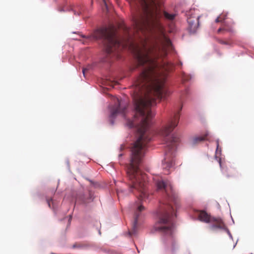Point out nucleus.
<instances>
[{
    "label": "nucleus",
    "mask_w": 254,
    "mask_h": 254,
    "mask_svg": "<svg viewBox=\"0 0 254 254\" xmlns=\"http://www.w3.org/2000/svg\"><path fill=\"white\" fill-rule=\"evenodd\" d=\"M166 76H138L134 83L137 97L134 100L135 113L131 127H136L138 137L131 150L129 163L127 167V177L130 181V191L139 200L147 196V176L139 169L147 143L151 136L148 130L154 116L151 107L156 98H165L168 91L165 85Z\"/></svg>",
    "instance_id": "obj_1"
},
{
    "label": "nucleus",
    "mask_w": 254,
    "mask_h": 254,
    "mask_svg": "<svg viewBox=\"0 0 254 254\" xmlns=\"http://www.w3.org/2000/svg\"><path fill=\"white\" fill-rule=\"evenodd\" d=\"M133 10L132 22L134 30L145 34L154 29H161L160 19L163 0H127Z\"/></svg>",
    "instance_id": "obj_2"
},
{
    "label": "nucleus",
    "mask_w": 254,
    "mask_h": 254,
    "mask_svg": "<svg viewBox=\"0 0 254 254\" xmlns=\"http://www.w3.org/2000/svg\"><path fill=\"white\" fill-rule=\"evenodd\" d=\"M157 189L164 191L168 199V204L161 206L157 213V220L154 229L160 233L171 235L173 232L175 212L179 206V200L172 185L169 182L153 178Z\"/></svg>",
    "instance_id": "obj_3"
},
{
    "label": "nucleus",
    "mask_w": 254,
    "mask_h": 254,
    "mask_svg": "<svg viewBox=\"0 0 254 254\" xmlns=\"http://www.w3.org/2000/svg\"><path fill=\"white\" fill-rule=\"evenodd\" d=\"M179 119L180 115L179 112H178L168 120L159 131V134L167 147L165 158L162 162V168L165 174L170 173V169L173 167L175 164V151L180 141V138L177 135L171 134V133L177 126Z\"/></svg>",
    "instance_id": "obj_4"
},
{
    "label": "nucleus",
    "mask_w": 254,
    "mask_h": 254,
    "mask_svg": "<svg viewBox=\"0 0 254 254\" xmlns=\"http://www.w3.org/2000/svg\"><path fill=\"white\" fill-rule=\"evenodd\" d=\"M95 40L102 39L108 54L119 56V51L125 45L117 35L116 28L113 25L95 30L90 36Z\"/></svg>",
    "instance_id": "obj_5"
},
{
    "label": "nucleus",
    "mask_w": 254,
    "mask_h": 254,
    "mask_svg": "<svg viewBox=\"0 0 254 254\" xmlns=\"http://www.w3.org/2000/svg\"><path fill=\"white\" fill-rule=\"evenodd\" d=\"M198 218L201 221L211 223L209 229L212 230L219 229H226V227L221 219L219 218L212 217L205 211L199 212Z\"/></svg>",
    "instance_id": "obj_6"
},
{
    "label": "nucleus",
    "mask_w": 254,
    "mask_h": 254,
    "mask_svg": "<svg viewBox=\"0 0 254 254\" xmlns=\"http://www.w3.org/2000/svg\"><path fill=\"white\" fill-rule=\"evenodd\" d=\"M195 10L191 9L187 14L189 30L190 33H194L199 26L200 16L195 13Z\"/></svg>",
    "instance_id": "obj_7"
},
{
    "label": "nucleus",
    "mask_w": 254,
    "mask_h": 254,
    "mask_svg": "<svg viewBox=\"0 0 254 254\" xmlns=\"http://www.w3.org/2000/svg\"><path fill=\"white\" fill-rule=\"evenodd\" d=\"M114 101L115 105L113 106H111L110 108L111 118H115L119 114L124 115L127 108L126 106H123L122 101L121 100L114 98Z\"/></svg>",
    "instance_id": "obj_8"
},
{
    "label": "nucleus",
    "mask_w": 254,
    "mask_h": 254,
    "mask_svg": "<svg viewBox=\"0 0 254 254\" xmlns=\"http://www.w3.org/2000/svg\"><path fill=\"white\" fill-rule=\"evenodd\" d=\"M144 209V206L142 205L138 206L137 209L134 213V221L132 225V229L131 231H129V235L132 236L135 234L136 228L137 224L138 218L139 216V212Z\"/></svg>",
    "instance_id": "obj_9"
},
{
    "label": "nucleus",
    "mask_w": 254,
    "mask_h": 254,
    "mask_svg": "<svg viewBox=\"0 0 254 254\" xmlns=\"http://www.w3.org/2000/svg\"><path fill=\"white\" fill-rule=\"evenodd\" d=\"M205 140H209V136L208 132L206 133L204 135L193 137L191 140V143L192 145H195Z\"/></svg>",
    "instance_id": "obj_10"
},
{
    "label": "nucleus",
    "mask_w": 254,
    "mask_h": 254,
    "mask_svg": "<svg viewBox=\"0 0 254 254\" xmlns=\"http://www.w3.org/2000/svg\"><path fill=\"white\" fill-rule=\"evenodd\" d=\"M163 14L165 18L169 20H173L176 16L175 14H170L165 11H163Z\"/></svg>",
    "instance_id": "obj_11"
},
{
    "label": "nucleus",
    "mask_w": 254,
    "mask_h": 254,
    "mask_svg": "<svg viewBox=\"0 0 254 254\" xmlns=\"http://www.w3.org/2000/svg\"><path fill=\"white\" fill-rule=\"evenodd\" d=\"M83 11V8L80 5H77L76 7L74 10V14H77L79 15Z\"/></svg>",
    "instance_id": "obj_12"
},
{
    "label": "nucleus",
    "mask_w": 254,
    "mask_h": 254,
    "mask_svg": "<svg viewBox=\"0 0 254 254\" xmlns=\"http://www.w3.org/2000/svg\"><path fill=\"white\" fill-rule=\"evenodd\" d=\"M232 29L230 28H227L225 27L219 28L217 30L218 33H220L221 32L225 33L226 32H232Z\"/></svg>",
    "instance_id": "obj_13"
},
{
    "label": "nucleus",
    "mask_w": 254,
    "mask_h": 254,
    "mask_svg": "<svg viewBox=\"0 0 254 254\" xmlns=\"http://www.w3.org/2000/svg\"><path fill=\"white\" fill-rule=\"evenodd\" d=\"M46 201H47V202L48 204V206L50 208H52V207L53 208H54L55 206H54L53 199L52 198H49L47 197Z\"/></svg>",
    "instance_id": "obj_14"
},
{
    "label": "nucleus",
    "mask_w": 254,
    "mask_h": 254,
    "mask_svg": "<svg viewBox=\"0 0 254 254\" xmlns=\"http://www.w3.org/2000/svg\"><path fill=\"white\" fill-rule=\"evenodd\" d=\"M218 42L219 43H220L221 44H223V45H229L230 44L228 42L224 41L222 40H219Z\"/></svg>",
    "instance_id": "obj_15"
},
{
    "label": "nucleus",
    "mask_w": 254,
    "mask_h": 254,
    "mask_svg": "<svg viewBox=\"0 0 254 254\" xmlns=\"http://www.w3.org/2000/svg\"><path fill=\"white\" fill-rule=\"evenodd\" d=\"M92 200H93L92 196L91 195V194H89V200H84L83 202L84 203H88L89 202L92 201Z\"/></svg>",
    "instance_id": "obj_16"
},
{
    "label": "nucleus",
    "mask_w": 254,
    "mask_h": 254,
    "mask_svg": "<svg viewBox=\"0 0 254 254\" xmlns=\"http://www.w3.org/2000/svg\"><path fill=\"white\" fill-rule=\"evenodd\" d=\"M222 21V18L221 15L219 17H217L215 20L216 22H221Z\"/></svg>",
    "instance_id": "obj_17"
},
{
    "label": "nucleus",
    "mask_w": 254,
    "mask_h": 254,
    "mask_svg": "<svg viewBox=\"0 0 254 254\" xmlns=\"http://www.w3.org/2000/svg\"><path fill=\"white\" fill-rule=\"evenodd\" d=\"M88 70V68H84L83 67L82 68V73H83V74L84 75V76L85 77V72L86 71H87Z\"/></svg>",
    "instance_id": "obj_18"
},
{
    "label": "nucleus",
    "mask_w": 254,
    "mask_h": 254,
    "mask_svg": "<svg viewBox=\"0 0 254 254\" xmlns=\"http://www.w3.org/2000/svg\"><path fill=\"white\" fill-rule=\"evenodd\" d=\"M224 174H225V175L226 176V177H227L228 178H229V177H232L233 176V175L232 174H231V175H229V174H227V172H226V170H225L224 172Z\"/></svg>",
    "instance_id": "obj_19"
},
{
    "label": "nucleus",
    "mask_w": 254,
    "mask_h": 254,
    "mask_svg": "<svg viewBox=\"0 0 254 254\" xmlns=\"http://www.w3.org/2000/svg\"><path fill=\"white\" fill-rule=\"evenodd\" d=\"M72 248H80V246L79 245L75 244L73 245Z\"/></svg>",
    "instance_id": "obj_20"
},
{
    "label": "nucleus",
    "mask_w": 254,
    "mask_h": 254,
    "mask_svg": "<svg viewBox=\"0 0 254 254\" xmlns=\"http://www.w3.org/2000/svg\"><path fill=\"white\" fill-rule=\"evenodd\" d=\"M104 2V3L105 4V6L107 7V0H102Z\"/></svg>",
    "instance_id": "obj_21"
},
{
    "label": "nucleus",
    "mask_w": 254,
    "mask_h": 254,
    "mask_svg": "<svg viewBox=\"0 0 254 254\" xmlns=\"http://www.w3.org/2000/svg\"><path fill=\"white\" fill-rule=\"evenodd\" d=\"M125 30L128 33V35H129V31L128 28L126 27H125Z\"/></svg>",
    "instance_id": "obj_22"
},
{
    "label": "nucleus",
    "mask_w": 254,
    "mask_h": 254,
    "mask_svg": "<svg viewBox=\"0 0 254 254\" xmlns=\"http://www.w3.org/2000/svg\"><path fill=\"white\" fill-rule=\"evenodd\" d=\"M219 164H220V167H221V161H220V160H219Z\"/></svg>",
    "instance_id": "obj_23"
},
{
    "label": "nucleus",
    "mask_w": 254,
    "mask_h": 254,
    "mask_svg": "<svg viewBox=\"0 0 254 254\" xmlns=\"http://www.w3.org/2000/svg\"><path fill=\"white\" fill-rule=\"evenodd\" d=\"M217 147H218V141H217Z\"/></svg>",
    "instance_id": "obj_24"
},
{
    "label": "nucleus",
    "mask_w": 254,
    "mask_h": 254,
    "mask_svg": "<svg viewBox=\"0 0 254 254\" xmlns=\"http://www.w3.org/2000/svg\"><path fill=\"white\" fill-rule=\"evenodd\" d=\"M117 194H118V195H119V192H118V191H117Z\"/></svg>",
    "instance_id": "obj_25"
}]
</instances>
